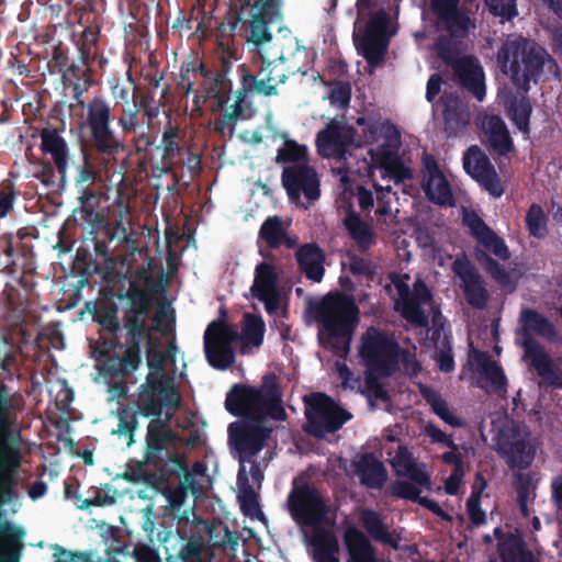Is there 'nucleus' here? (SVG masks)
Segmentation results:
<instances>
[{
    "label": "nucleus",
    "instance_id": "nucleus-11",
    "mask_svg": "<svg viewBox=\"0 0 562 562\" xmlns=\"http://www.w3.org/2000/svg\"><path fill=\"white\" fill-rule=\"evenodd\" d=\"M398 348L392 336L371 326L361 336L359 355L369 370L390 376L396 368Z\"/></svg>",
    "mask_w": 562,
    "mask_h": 562
},
{
    "label": "nucleus",
    "instance_id": "nucleus-39",
    "mask_svg": "<svg viewBox=\"0 0 562 562\" xmlns=\"http://www.w3.org/2000/svg\"><path fill=\"white\" fill-rule=\"evenodd\" d=\"M154 269V259L146 255L145 262L142 266L136 268L130 267L127 269L128 276V289H132L133 285L138 289H146L153 293H161L165 291V284L162 276L159 278H154L153 276Z\"/></svg>",
    "mask_w": 562,
    "mask_h": 562
},
{
    "label": "nucleus",
    "instance_id": "nucleus-35",
    "mask_svg": "<svg viewBox=\"0 0 562 562\" xmlns=\"http://www.w3.org/2000/svg\"><path fill=\"white\" fill-rule=\"evenodd\" d=\"M344 542L348 552V562H376L372 543L358 528H347Z\"/></svg>",
    "mask_w": 562,
    "mask_h": 562
},
{
    "label": "nucleus",
    "instance_id": "nucleus-36",
    "mask_svg": "<svg viewBox=\"0 0 562 562\" xmlns=\"http://www.w3.org/2000/svg\"><path fill=\"white\" fill-rule=\"evenodd\" d=\"M487 140L490 149L498 156H507L515 150L514 142L504 120L492 115L486 121Z\"/></svg>",
    "mask_w": 562,
    "mask_h": 562
},
{
    "label": "nucleus",
    "instance_id": "nucleus-2",
    "mask_svg": "<svg viewBox=\"0 0 562 562\" xmlns=\"http://www.w3.org/2000/svg\"><path fill=\"white\" fill-rule=\"evenodd\" d=\"M285 508L296 525L313 528L310 544L314 562H339L336 557L339 551L338 539L331 530L324 528L334 520L328 517L330 507L321 491L308 482L294 481Z\"/></svg>",
    "mask_w": 562,
    "mask_h": 562
},
{
    "label": "nucleus",
    "instance_id": "nucleus-48",
    "mask_svg": "<svg viewBox=\"0 0 562 562\" xmlns=\"http://www.w3.org/2000/svg\"><path fill=\"white\" fill-rule=\"evenodd\" d=\"M422 395L430 405L434 414H436L446 424L452 427H461L463 425L462 420L450 411L446 400H443L436 391L424 387L422 390Z\"/></svg>",
    "mask_w": 562,
    "mask_h": 562
},
{
    "label": "nucleus",
    "instance_id": "nucleus-27",
    "mask_svg": "<svg viewBox=\"0 0 562 562\" xmlns=\"http://www.w3.org/2000/svg\"><path fill=\"white\" fill-rule=\"evenodd\" d=\"M143 340L130 338V345L122 357L108 355L102 361L101 373L104 378H123L134 372L140 362V344Z\"/></svg>",
    "mask_w": 562,
    "mask_h": 562
},
{
    "label": "nucleus",
    "instance_id": "nucleus-19",
    "mask_svg": "<svg viewBox=\"0 0 562 562\" xmlns=\"http://www.w3.org/2000/svg\"><path fill=\"white\" fill-rule=\"evenodd\" d=\"M352 415L335 404L326 394H318L307 414L308 432L317 438L339 430Z\"/></svg>",
    "mask_w": 562,
    "mask_h": 562
},
{
    "label": "nucleus",
    "instance_id": "nucleus-18",
    "mask_svg": "<svg viewBox=\"0 0 562 562\" xmlns=\"http://www.w3.org/2000/svg\"><path fill=\"white\" fill-rule=\"evenodd\" d=\"M281 183L291 202H296L304 195L308 202L314 203L321 196L319 177L308 164L285 166L281 173Z\"/></svg>",
    "mask_w": 562,
    "mask_h": 562
},
{
    "label": "nucleus",
    "instance_id": "nucleus-62",
    "mask_svg": "<svg viewBox=\"0 0 562 562\" xmlns=\"http://www.w3.org/2000/svg\"><path fill=\"white\" fill-rule=\"evenodd\" d=\"M165 495L172 514L178 516L180 520H188L187 512L180 515V510L188 496V491L183 490V487L176 486L175 488H168Z\"/></svg>",
    "mask_w": 562,
    "mask_h": 562
},
{
    "label": "nucleus",
    "instance_id": "nucleus-31",
    "mask_svg": "<svg viewBox=\"0 0 562 562\" xmlns=\"http://www.w3.org/2000/svg\"><path fill=\"white\" fill-rule=\"evenodd\" d=\"M300 271L311 281L319 283L325 274L326 255L315 243L302 245L295 252Z\"/></svg>",
    "mask_w": 562,
    "mask_h": 562
},
{
    "label": "nucleus",
    "instance_id": "nucleus-43",
    "mask_svg": "<svg viewBox=\"0 0 562 562\" xmlns=\"http://www.w3.org/2000/svg\"><path fill=\"white\" fill-rule=\"evenodd\" d=\"M81 26L83 29L78 33V40L76 42L78 53L82 55L83 58L95 59L98 57V44L101 33L100 19L98 15H94L92 19H89V22H86Z\"/></svg>",
    "mask_w": 562,
    "mask_h": 562
},
{
    "label": "nucleus",
    "instance_id": "nucleus-17",
    "mask_svg": "<svg viewBox=\"0 0 562 562\" xmlns=\"http://www.w3.org/2000/svg\"><path fill=\"white\" fill-rule=\"evenodd\" d=\"M178 440L158 453V458L149 459L148 448L145 450L144 460L147 465L155 468L156 474L160 483H168L173 476L180 480L178 487H183L186 491H191L193 494L199 492V485L194 474L189 470L187 458L184 453L177 449Z\"/></svg>",
    "mask_w": 562,
    "mask_h": 562
},
{
    "label": "nucleus",
    "instance_id": "nucleus-15",
    "mask_svg": "<svg viewBox=\"0 0 562 562\" xmlns=\"http://www.w3.org/2000/svg\"><path fill=\"white\" fill-rule=\"evenodd\" d=\"M238 338V331L225 319L210 323L204 333V353L209 364L222 371L231 368L235 362L233 344Z\"/></svg>",
    "mask_w": 562,
    "mask_h": 562
},
{
    "label": "nucleus",
    "instance_id": "nucleus-13",
    "mask_svg": "<svg viewBox=\"0 0 562 562\" xmlns=\"http://www.w3.org/2000/svg\"><path fill=\"white\" fill-rule=\"evenodd\" d=\"M24 407L21 394L0 383V459L22 453L18 413Z\"/></svg>",
    "mask_w": 562,
    "mask_h": 562
},
{
    "label": "nucleus",
    "instance_id": "nucleus-49",
    "mask_svg": "<svg viewBox=\"0 0 562 562\" xmlns=\"http://www.w3.org/2000/svg\"><path fill=\"white\" fill-rule=\"evenodd\" d=\"M259 237L272 249L284 244L288 238L282 220L277 215L267 217L259 229Z\"/></svg>",
    "mask_w": 562,
    "mask_h": 562
},
{
    "label": "nucleus",
    "instance_id": "nucleus-10",
    "mask_svg": "<svg viewBox=\"0 0 562 562\" xmlns=\"http://www.w3.org/2000/svg\"><path fill=\"white\" fill-rule=\"evenodd\" d=\"M496 452L509 469L526 470L535 460L537 439L531 436L527 427L512 423L498 431Z\"/></svg>",
    "mask_w": 562,
    "mask_h": 562
},
{
    "label": "nucleus",
    "instance_id": "nucleus-52",
    "mask_svg": "<svg viewBox=\"0 0 562 562\" xmlns=\"http://www.w3.org/2000/svg\"><path fill=\"white\" fill-rule=\"evenodd\" d=\"M277 164H308V148L294 139L286 138L283 146L277 151Z\"/></svg>",
    "mask_w": 562,
    "mask_h": 562
},
{
    "label": "nucleus",
    "instance_id": "nucleus-63",
    "mask_svg": "<svg viewBox=\"0 0 562 562\" xmlns=\"http://www.w3.org/2000/svg\"><path fill=\"white\" fill-rule=\"evenodd\" d=\"M100 234H102L110 241L117 240L120 244L121 241L127 240L128 231L122 220H117L112 223L108 220V217H105V223L100 225Z\"/></svg>",
    "mask_w": 562,
    "mask_h": 562
},
{
    "label": "nucleus",
    "instance_id": "nucleus-46",
    "mask_svg": "<svg viewBox=\"0 0 562 562\" xmlns=\"http://www.w3.org/2000/svg\"><path fill=\"white\" fill-rule=\"evenodd\" d=\"M278 272L272 263L261 261L256 266L255 279L250 288L252 295L260 294L263 297L266 292L278 291Z\"/></svg>",
    "mask_w": 562,
    "mask_h": 562
},
{
    "label": "nucleus",
    "instance_id": "nucleus-45",
    "mask_svg": "<svg viewBox=\"0 0 562 562\" xmlns=\"http://www.w3.org/2000/svg\"><path fill=\"white\" fill-rule=\"evenodd\" d=\"M532 105L528 97L514 98L507 106V116L522 134L524 139L530 138V117Z\"/></svg>",
    "mask_w": 562,
    "mask_h": 562
},
{
    "label": "nucleus",
    "instance_id": "nucleus-47",
    "mask_svg": "<svg viewBox=\"0 0 562 562\" xmlns=\"http://www.w3.org/2000/svg\"><path fill=\"white\" fill-rule=\"evenodd\" d=\"M266 325L261 316L246 313L244 314V326L239 338L244 347H260L263 342Z\"/></svg>",
    "mask_w": 562,
    "mask_h": 562
},
{
    "label": "nucleus",
    "instance_id": "nucleus-4",
    "mask_svg": "<svg viewBox=\"0 0 562 562\" xmlns=\"http://www.w3.org/2000/svg\"><path fill=\"white\" fill-rule=\"evenodd\" d=\"M308 313L322 326L318 331L319 345L346 358L359 323V307L353 299L342 293H328L321 301L311 302Z\"/></svg>",
    "mask_w": 562,
    "mask_h": 562
},
{
    "label": "nucleus",
    "instance_id": "nucleus-59",
    "mask_svg": "<svg viewBox=\"0 0 562 562\" xmlns=\"http://www.w3.org/2000/svg\"><path fill=\"white\" fill-rule=\"evenodd\" d=\"M479 244L487 251L492 252L496 258L507 261L510 258V251L505 240L499 237L493 229L484 236Z\"/></svg>",
    "mask_w": 562,
    "mask_h": 562
},
{
    "label": "nucleus",
    "instance_id": "nucleus-30",
    "mask_svg": "<svg viewBox=\"0 0 562 562\" xmlns=\"http://www.w3.org/2000/svg\"><path fill=\"white\" fill-rule=\"evenodd\" d=\"M232 66L233 64L229 57H221L215 72H213L209 80L206 92L210 98L215 100V104L212 106L213 112L223 110L231 100L233 83L228 77V74L232 70Z\"/></svg>",
    "mask_w": 562,
    "mask_h": 562
},
{
    "label": "nucleus",
    "instance_id": "nucleus-16",
    "mask_svg": "<svg viewBox=\"0 0 562 562\" xmlns=\"http://www.w3.org/2000/svg\"><path fill=\"white\" fill-rule=\"evenodd\" d=\"M155 294L134 285L132 289H127L125 293L117 294L119 300L127 301V305L123 308V323L130 338L148 340L151 344V330L147 326V318L153 307Z\"/></svg>",
    "mask_w": 562,
    "mask_h": 562
},
{
    "label": "nucleus",
    "instance_id": "nucleus-26",
    "mask_svg": "<svg viewBox=\"0 0 562 562\" xmlns=\"http://www.w3.org/2000/svg\"><path fill=\"white\" fill-rule=\"evenodd\" d=\"M80 205L72 211L74 221L89 231V234H100V225L105 223V215L98 211L100 195L95 191L82 189L78 198Z\"/></svg>",
    "mask_w": 562,
    "mask_h": 562
},
{
    "label": "nucleus",
    "instance_id": "nucleus-57",
    "mask_svg": "<svg viewBox=\"0 0 562 562\" xmlns=\"http://www.w3.org/2000/svg\"><path fill=\"white\" fill-rule=\"evenodd\" d=\"M240 23L245 24V22L241 21L239 15L235 14V15L229 16V19L227 21L222 22L216 27V31H215V36H216L218 47H222L223 50H227L229 54V56H228L229 58L232 57V58L237 59V57L235 56L236 50H231L228 45H229L231 37L234 35V32L236 31L237 26Z\"/></svg>",
    "mask_w": 562,
    "mask_h": 562
},
{
    "label": "nucleus",
    "instance_id": "nucleus-3",
    "mask_svg": "<svg viewBox=\"0 0 562 562\" xmlns=\"http://www.w3.org/2000/svg\"><path fill=\"white\" fill-rule=\"evenodd\" d=\"M23 454L0 459V562H20L25 529L10 521L22 508Z\"/></svg>",
    "mask_w": 562,
    "mask_h": 562
},
{
    "label": "nucleus",
    "instance_id": "nucleus-33",
    "mask_svg": "<svg viewBox=\"0 0 562 562\" xmlns=\"http://www.w3.org/2000/svg\"><path fill=\"white\" fill-rule=\"evenodd\" d=\"M469 109L458 97H449L443 109L445 133L447 137L462 136L470 124Z\"/></svg>",
    "mask_w": 562,
    "mask_h": 562
},
{
    "label": "nucleus",
    "instance_id": "nucleus-25",
    "mask_svg": "<svg viewBox=\"0 0 562 562\" xmlns=\"http://www.w3.org/2000/svg\"><path fill=\"white\" fill-rule=\"evenodd\" d=\"M453 271L462 281V291L467 303L475 308L482 310L488 301V292L482 277L467 259H457L453 262Z\"/></svg>",
    "mask_w": 562,
    "mask_h": 562
},
{
    "label": "nucleus",
    "instance_id": "nucleus-54",
    "mask_svg": "<svg viewBox=\"0 0 562 562\" xmlns=\"http://www.w3.org/2000/svg\"><path fill=\"white\" fill-rule=\"evenodd\" d=\"M526 227L529 234L536 238L542 239L548 234V218L540 204L532 203L526 213Z\"/></svg>",
    "mask_w": 562,
    "mask_h": 562
},
{
    "label": "nucleus",
    "instance_id": "nucleus-9",
    "mask_svg": "<svg viewBox=\"0 0 562 562\" xmlns=\"http://www.w3.org/2000/svg\"><path fill=\"white\" fill-rule=\"evenodd\" d=\"M434 46L438 57L452 68L459 86L482 101L485 97V82L479 61L472 56L460 57L457 43L447 35H439Z\"/></svg>",
    "mask_w": 562,
    "mask_h": 562
},
{
    "label": "nucleus",
    "instance_id": "nucleus-5",
    "mask_svg": "<svg viewBox=\"0 0 562 562\" xmlns=\"http://www.w3.org/2000/svg\"><path fill=\"white\" fill-rule=\"evenodd\" d=\"M225 408L239 420L258 424H266L269 418L277 422L286 418L282 392L274 374L265 375L259 386L234 384L226 394Z\"/></svg>",
    "mask_w": 562,
    "mask_h": 562
},
{
    "label": "nucleus",
    "instance_id": "nucleus-40",
    "mask_svg": "<svg viewBox=\"0 0 562 562\" xmlns=\"http://www.w3.org/2000/svg\"><path fill=\"white\" fill-rule=\"evenodd\" d=\"M392 465L398 476H405L420 487L430 488V475L417 467L406 448L398 449Z\"/></svg>",
    "mask_w": 562,
    "mask_h": 562
},
{
    "label": "nucleus",
    "instance_id": "nucleus-7",
    "mask_svg": "<svg viewBox=\"0 0 562 562\" xmlns=\"http://www.w3.org/2000/svg\"><path fill=\"white\" fill-rule=\"evenodd\" d=\"M519 322L525 357L530 359L531 367L548 385L562 387V376L552 359L540 342L532 337V334H536L549 341H555L558 338L555 326L547 316L532 308H524L520 312Z\"/></svg>",
    "mask_w": 562,
    "mask_h": 562
},
{
    "label": "nucleus",
    "instance_id": "nucleus-32",
    "mask_svg": "<svg viewBox=\"0 0 562 562\" xmlns=\"http://www.w3.org/2000/svg\"><path fill=\"white\" fill-rule=\"evenodd\" d=\"M41 150L52 156L61 181L65 180L68 167V145L55 128H43L41 132Z\"/></svg>",
    "mask_w": 562,
    "mask_h": 562
},
{
    "label": "nucleus",
    "instance_id": "nucleus-12",
    "mask_svg": "<svg viewBox=\"0 0 562 562\" xmlns=\"http://www.w3.org/2000/svg\"><path fill=\"white\" fill-rule=\"evenodd\" d=\"M389 16L384 9L367 15V21L355 22L353 42L359 54L370 66L382 63L387 49Z\"/></svg>",
    "mask_w": 562,
    "mask_h": 562
},
{
    "label": "nucleus",
    "instance_id": "nucleus-56",
    "mask_svg": "<svg viewBox=\"0 0 562 562\" xmlns=\"http://www.w3.org/2000/svg\"><path fill=\"white\" fill-rule=\"evenodd\" d=\"M474 255L475 259L482 266L485 272L490 274L495 281L503 285L509 282V273L486 251L475 248Z\"/></svg>",
    "mask_w": 562,
    "mask_h": 562
},
{
    "label": "nucleus",
    "instance_id": "nucleus-61",
    "mask_svg": "<svg viewBox=\"0 0 562 562\" xmlns=\"http://www.w3.org/2000/svg\"><path fill=\"white\" fill-rule=\"evenodd\" d=\"M142 111L134 104L123 106L121 116L117 119V125L124 135L135 133L139 128L138 115Z\"/></svg>",
    "mask_w": 562,
    "mask_h": 562
},
{
    "label": "nucleus",
    "instance_id": "nucleus-38",
    "mask_svg": "<svg viewBox=\"0 0 562 562\" xmlns=\"http://www.w3.org/2000/svg\"><path fill=\"white\" fill-rule=\"evenodd\" d=\"M474 362L481 373L490 381L492 392L499 397H504L507 393V378L503 368L486 351H475Z\"/></svg>",
    "mask_w": 562,
    "mask_h": 562
},
{
    "label": "nucleus",
    "instance_id": "nucleus-37",
    "mask_svg": "<svg viewBox=\"0 0 562 562\" xmlns=\"http://www.w3.org/2000/svg\"><path fill=\"white\" fill-rule=\"evenodd\" d=\"M361 484L369 488L380 490L387 480L384 464L372 453H364L356 464Z\"/></svg>",
    "mask_w": 562,
    "mask_h": 562
},
{
    "label": "nucleus",
    "instance_id": "nucleus-34",
    "mask_svg": "<svg viewBox=\"0 0 562 562\" xmlns=\"http://www.w3.org/2000/svg\"><path fill=\"white\" fill-rule=\"evenodd\" d=\"M277 66L270 60H262L257 75H252L246 67V78L256 85L257 94L272 97L278 94V86L284 83L286 76L276 72Z\"/></svg>",
    "mask_w": 562,
    "mask_h": 562
},
{
    "label": "nucleus",
    "instance_id": "nucleus-6",
    "mask_svg": "<svg viewBox=\"0 0 562 562\" xmlns=\"http://www.w3.org/2000/svg\"><path fill=\"white\" fill-rule=\"evenodd\" d=\"M78 104L83 109L80 126L86 134V147L95 156L100 166L106 167L125 150L124 140L112 127L113 106L103 95H94L88 102Z\"/></svg>",
    "mask_w": 562,
    "mask_h": 562
},
{
    "label": "nucleus",
    "instance_id": "nucleus-23",
    "mask_svg": "<svg viewBox=\"0 0 562 562\" xmlns=\"http://www.w3.org/2000/svg\"><path fill=\"white\" fill-rule=\"evenodd\" d=\"M245 5L251 7V21L248 41L256 46L271 41L272 35L269 32V24L274 21L278 13V3L276 0H238Z\"/></svg>",
    "mask_w": 562,
    "mask_h": 562
},
{
    "label": "nucleus",
    "instance_id": "nucleus-29",
    "mask_svg": "<svg viewBox=\"0 0 562 562\" xmlns=\"http://www.w3.org/2000/svg\"><path fill=\"white\" fill-rule=\"evenodd\" d=\"M392 284L395 286L398 294V310L404 319L416 327L428 326V316L423 307H417L409 299L411 288L407 283L409 280L408 274H400L396 272L389 276Z\"/></svg>",
    "mask_w": 562,
    "mask_h": 562
},
{
    "label": "nucleus",
    "instance_id": "nucleus-41",
    "mask_svg": "<svg viewBox=\"0 0 562 562\" xmlns=\"http://www.w3.org/2000/svg\"><path fill=\"white\" fill-rule=\"evenodd\" d=\"M356 123L363 127L361 135L362 142L357 144L358 147L362 144L372 145L380 138H393V140H396V137H398V130L390 121L380 122L360 116L357 119Z\"/></svg>",
    "mask_w": 562,
    "mask_h": 562
},
{
    "label": "nucleus",
    "instance_id": "nucleus-50",
    "mask_svg": "<svg viewBox=\"0 0 562 562\" xmlns=\"http://www.w3.org/2000/svg\"><path fill=\"white\" fill-rule=\"evenodd\" d=\"M360 520L363 528L374 540L395 546L385 524L375 510L369 508L363 509L360 515Z\"/></svg>",
    "mask_w": 562,
    "mask_h": 562
},
{
    "label": "nucleus",
    "instance_id": "nucleus-53",
    "mask_svg": "<svg viewBox=\"0 0 562 562\" xmlns=\"http://www.w3.org/2000/svg\"><path fill=\"white\" fill-rule=\"evenodd\" d=\"M137 415H139V413L132 405L124 406L119 412V425L114 432L120 437L124 436L127 446L135 442L134 435L138 427Z\"/></svg>",
    "mask_w": 562,
    "mask_h": 562
},
{
    "label": "nucleus",
    "instance_id": "nucleus-58",
    "mask_svg": "<svg viewBox=\"0 0 562 562\" xmlns=\"http://www.w3.org/2000/svg\"><path fill=\"white\" fill-rule=\"evenodd\" d=\"M117 307L114 303L95 306L93 312L94 321L112 334L120 329V321L116 315Z\"/></svg>",
    "mask_w": 562,
    "mask_h": 562
},
{
    "label": "nucleus",
    "instance_id": "nucleus-14",
    "mask_svg": "<svg viewBox=\"0 0 562 562\" xmlns=\"http://www.w3.org/2000/svg\"><path fill=\"white\" fill-rule=\"evenodd\" d=\"M227 432L232 453L240 467H245L265 448L272 428L250 420H236L228 425Z\"/></svg>",
    "mask_w": 562,
    "mask_h": 562
},
{
    "label": "nucleus",
    "instance_id": "nucleus-1",
    "mask_svg": "<svg viewBox=\"0 0 562 562\" xmlns=\"http://www.w3.org/2000/svg\"><path fill=\"white\" fill-rule=\"evenodd\" d=\"M161 378V374H147L133 402L139 415L150 419L145 438L149 459L158 458L164 448L179 439L178 434L168 424L173 412L180 409L182 397L173 380Z\"/></svg>",
    "mask_w": 562,
    "mask_h": 562
},
{
    "label": "nucleus",
    "instance_id": "nucleus-28",
    "mask_svg": "<svg viewBox=\"0 0 562 562\" xmlns=\"http://www.w3.org/2000/svg\"><path fill=\"white\" fill-rule=\"evenodd\" d=\"M92 58H83L79 54L76 60L65 68L61 81L65 87L72 88V98L77 103H82V97L93 85V77L90 64Z\"/></svg>",
    "mask_w": 562,
    "mask_h": 562
},
{
    "label": "nucleus",
    "instance_id": "nucleus-64",
    "mask_svg": "<svg viewBox=\"0 0 562 562\" xmlns=\"http://www.w3.org/2000/svg\"><path fill=\"white\" fill-rule=\"evenodd\" d=\"M391 493L393 496L414 503L420 498L418 485L412 481H395L391 486Z\"/></svg>",
    "mask_w": 562,
    "mask_h": 562
},
{
    "label": "nucleus",
    "instance_id": "nucleus-51",
    "mask_svg": "<svg viewBox=\"0 0 562 562\" xmlns=\"http://www.w3.org/2000/svg\"><path fill=\"white\" fill-rule=\"evenodd\" d=\"M401 145V134L396 140L393 138L384 139V143L379 145L376 148H371L369 154L373 164L380 169L384 170L387 166L396 161L398 158V148Z\"/></svg>",
    "mask_w": 562,
    "mask_h": 562
},
{
    "label": "nucleus",
    "instance_id": "nucleus-22",
    "mask_svg": "<svg viewBox=\"0 0 562 562\" xmlns=\"http://www.w3.org/2000/svg\"><path fill=\"white\" fill-rule=\"evenodd\" d=\"M353 127L331 121L316 135V146L323 157L345 158L349 147L355 143Z\"/></svg>",
    "mask_w": 562,
    "mask_h": 562
},
{
    "label": "nucleus",
    "instance_id": "nucleus-60",
    "mask_svg": "<svg viewBox=\"0 0 562 562\" xmlns=\"http://www.w3.org/2000/svg\"><path fill=\"white\" fill-rule=\"evenodd\" d=\"M462 222L477 243L492 231L475 211H464Z\"/></svg>",
    "mask_w": 562,
    "mask_h": 562
},
{
    "label": "nucleus",
    "instance_id": "nucleus-8",
    "mask_svg": "<svg viewBox=\"0 0 562 562\" xmlns=\"http://www.w3.org/2000/svg\"><path fill=\"white\" fill-rule=\"evenodd\" d=\"M547 53L536 42L519 37L506 41L497 53L502 71L509 76L513 85L524 93L530 89V82H538L543 71Z\"/></svg>",
    "mask_w": 562,
    "mask_h": 562
},
{
    "label": "nucleus",
    "instance_id": "nucleus-20",
    "mask_svg": "<svg viewBox=\"0 0 562 562\" xmlns=\"http://www.w3.org/2000/svg\"><path fill=\"white\" fill-rule=\"evenodd\" d=\"M420 177L422 189L430 202L445 207L456 206L451 184L434 155L427 153L423 155Z\"/></svg>",
    "mask_w": 562,
    "mask_h": 562
},
{
    "label": "nucleus",
    "instance_id": "nucleus-24",
    "mask_svg": "<svg viewBox=\"0 0 562 562\" xmlns=\"http://www.w3.org/2000/svg\"><path fill=\"white\" fill-rule=\"evenodd\" d=\"M237 72L240 87L235 92V102L224 112L223 117L214 123V130L222 134L226 131L229 135L234 134L236 123L243 117L245 110L250 108V103L247 102L248 93H257L256 85L251 83V81L246 78L245 64L237 67Z\"/></svg>",
    "mask_w": 562,
    "mask_h": 562
},
{
    "label": "nucleus",
    "instance_id": "nucleus-21",
    "mask_svg": "<svg viewBox=\"0 0 562 562\" xmlns=\"http://www.w3.org/2000/svg\"><path fill=\"white\" fill-rule=\"evenodd\" d=\"M463 168L494 199L504 194V187L498 173L479 146L473 145L467 149L463 155Z\"/></svg>",
    "mask_w": 562,
    "mask_h": 562
},
{
    "label": "nucleus",
    "instance_id": "nucleus-44",
    "mask_svg": "<svg viewBox=\"0 0 562 562\" xmlns=\"http://www.w3.org/2000/svg\"><path fill=\"white\" fill-rule=\"evenodd\" d=\"M344 225L360 252L368 251L375 244V236L371 226L362 221L358 214L349 213L344 220Z\"/></svg>",
    "mask_w": 562,
    "mask_h": 562
},
{
    "label": "nucleus",
    "instance_id": "nucleus-55",
    "mask_svg": "<svg viewBox=\"0 0 562 562\" xmlns=\"http://www.w3.org/2000/svg\"><path fill=\"white\" fill-rule=\"evenodd\" d=\"M69 7L68 18L72 19L77 25H83L89 19L97 14V3L94 0H64Z\"/></svg>",
    "mask_w": 562,
    "mask_h": 562
},
{
    "label": "nucleus",
    "instance_id": "nucleus-42",
    "mask_svg": "<svg viewBox=\"0 0 562 562\" xmlns=\"http://www.w3.org/2000/svg\"><path fill=\"white\" fill-rule=\"evenodd\" d=\"M237 485L239 488L237 498L243 514L250 518L263 517L258 502V496L249 483L245 467H239L237 474Z\"/></svg>",
    "mask_w": 562,
    "mask_h": 562
}]
</instances>
